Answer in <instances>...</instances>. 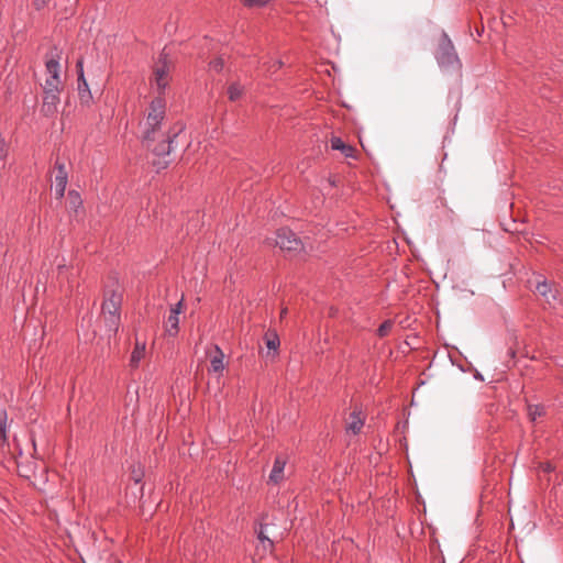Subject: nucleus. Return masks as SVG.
I'll list each match as a JSON object with an SVG mask.
<instances>
[{
  "mask_svg": "<svg viewBox=\"0 0 563 563\" xmlns=\"http://www.w3.org/2000/svg\"><path fill=\"white\" fill-rule=\"evenodd\" d=\"M257 539L260 543L262 544L264 551H272L273 550V541L264 534V530H258Z\"/></svg>",
  "mask_w": 563,
  "mask_h": 563,
  "instance_id": "20",
  "label": "nucleus"
},
{
  "mask_svg": "<svg viewBox=\"0 0 563 563\" xmlns=\"http://www.w3.org/2000/svg\"><path fill=\"white\" fill-rule=\"evenodd\" d=\"M264 341L268 351H273V356H275L280 344L277 333L275 331H267ZM266 356H271V352H267Z\"/></svg>",
  "mask_w": 563,
  "mask_h": 563,
  "instance_id": "16",
  "label": "nucleus"
},
{
  "mask_svg": "<svg viewBox=\"0 0 563 563\" xmlns=\"http://www.w3.org/2000/svg\"><path fill=\"white\" fill-rule=\"evenodd\" d=\"M536 290L549 305H552L558 300V290L553 289L547 282L538 283Z\"/></svg>",
  "mask_w": 563,
  "mask_h": 563,
  "instance_id": "12",
  "label": "nucleus"
},
{
  "mask_svg": "<svg viewBox=\"0 0 563 563\" xmlns=\"http://www.w3.org/2000/svg\"><path fill=\"white\" fill-rule=\"evenodd\" d=\"M391 327H393L391 321H389V320L385 321L384 323H382V325L377 330L378 335L382 338L386 336L390 332Z\"/></svg>",
  "mask_w": 563,
  "mask_h": 563,
  "instance_id": "22",
  "label": "nucleus"
},
{
  "mask_svg": "<svg viewBox=\"0 0 563 563\" xmlns=\"http://www.w3.org/2000/svg\"><path fill=\"white\" fill-rule=\"evenodd\" d=\"M544 415V408L541 405H529L528 416L531 421H536L539 417Z\"/></svg>",
  "mask_w": 563,
  "mask_h": 563,
  "instance_id": "19",
  "label": "nucleus"
},
{
  "mask_svg": "<svg viewBox=\"0 0 563 563\" xmlns=\"http://www.w3.org/2000/svg\"><path fill=\"white\" fill-rule=\"evenodd\" d=\"M169 66L166 60L161 62L154 69V81L159 93L165 89L168 84Z\"/></svg>",
  "mask_w": 563,
  "mask_h": 563,
  "instance_id": "10",
  "label": "nucleus"
},
{
  "mask_svg": "<svg viewBox=\"0 0 563 563\" xmlns=\"http://www.w3.org/2000/svg\"><path fill=\"white\" fill-rule=\"evenodd\" d=\"M78 70V95L81 103L88 104L91 99V92L89 90L88 84L84 76L82 62L78 60L77 63Z\"/></svg>",
  "mask_w": 563,
  "mask_h": 563,
  "instance_id": "8",
  "label": "nucleus"
},
{
  "mask_svg": "<svg viewBox=\"0 0 563 563\" xmlns=\"http://www.w3.org/2000/svg\"><path fill=\"white\" fill-rule=\"evenodd\" d=\"M5 156V151L3 148H0V157H4Z\"/></svg>",
  "mask_w": 563,
  "mask_h": 563,
  "instance_id": "29",
  "label": "nucleus"
},
{
  "mask_svg": "<svg viewBox=\"0 0 563 563\" xmlns=\"http://www.w3.org/2000/svg\"><path fill=\"white\" fill-rule=\"evenodd\" d=\"M275 243L282 250L287 251H298L302 245L301 241L296 236V234L288 229H280L277 231Z\"/></svg>",
  "mask_w": 563,
  "mask_h": 563,
  "instance_id": "5",
  "label": "nucleus"
},
{
  "mask_svg": "<svg viewBox=\"0 0 563 563\" xmlns=\"http://www.w3.org/2000/svg\"><path fill=\"white\" fill-rule=\"evenodd\" d=\"M269 1L271 0H242V2L247 7H263Z\"/></svg>",
  "mask_w": 563,
  "mask_h": 563,
  "instance_id": "24",
  "label": "nucleus"
},
{
  "mask_svg": "<svg viewBox=\"0 0 563 563\" xmlns=\"http://www.w3.org/2000/svg\"><path fill=\"white\" fill-rule=\"evenodd\" d=\"M122 302V294L112 290L106 295L102 305V318L109 331L117 332L120 325L119 309Z\"/></svg>",
  "mask_w": 563,
  "mask_h": 563,
  "instance_id": "3",
  "label": "nucleus"
},
{
  "mask_svg": "<svg viewBox=\"0 0 563 563\" xmlns=\"http://www.w3.org/2000/svg\"><path fill=\"white\" fill-rule=\"evenodd\" d=\"M134 481H135V483H136V484L140 482V477H139V475H135V476H134Z\"/></svg>",
  "mask_w": 563,
  "mask_h": 563,
  "instance_id": "30",
  "label": "nucleus"
},
{
  "mask_svg": "<svg viewBox=\"0 0 563 563\" xmlns=\"http://www.w3.org/2000/svg\"><path fill=\"white\" fill-rule=\"evenodd\" d=\"M364 426V419L361 417V413L354 410L347 421H346V430L354 434H357Z\"/></svg>",
  "mask_w": 563,
  "mask_h": 563,
  "instance_id": "14",
  "label": "nucleus"
},
{
  "mask_svg": "<svg viewBox=\"0 0 563 563\" xmlns=\"http://www.w3.org/2000/svg\"><path fill=\"white\" fill-rule=\"evenodd\" d=\"M51 0H34V5L36 9H42L48 4Z\"/></svg>",
  "mask_w": 563,
  "mask_h": 563,
  "instance_id": "26",
  "label": "nucleus"
},
{
  "mask_svg": "<svg viewBox=\"0 0 563 563\" xmlns=\"http://www.w3.org/2000/svg\"><path fill=\"white\" fill-rule=\"evenodd\" d=\"M208 355L210 358V371L217 374H221L225 367L224 365V353L218 345H213L210 351H208Z\"/></svg>",
  "mask_w": 563,
  "mask_h": 563,
  "instance_id": "9",
  "label": "nucleus"
},
{
  "mask_svg": "<svg viewBox=\"0 0 563 563\" xmlns=\"http://www.w3.org/2000/svg\"><path fill=\"white\" fill-rule=\"evenodd\" d=\"M183 305H184V299L181 298L180 301L178 303H176V306L170 310V314H169V317L167 319V323H166V332L169 335H175L178 331V322H179L178 316L183 311Z\"/></svg>",
  "mask_w": 563,
  "mask_h": 563,
  "instance_id": "11",
  "label": "nucleus"
},
{
  "mask_svg": "<svg viewBox=\"0 0 563 563\" xmlns=\"http://www.w3.org/2000/svg\"><path fill=\"white\" fill-rule=\"evenodd\" d=\"M145 355V343H141L139 341L135 342V346H134V350L131 354V365L132 366H137L140 361L144 357Z\"/></svg>",
  "mask_w": 563,
  "mask_h": 563,
  "instance_id": "17",
  "label": "nucleus"
},
{
  "mask_svg": "<svg viewBox=\"0 0 563 563\" xmlns=\"http://www.w3.org/2000/svg\"><path fill=\"white\" fill-rule=\"evenodd\" d=\"M5 419H7V415L4 412L0 413V435L1 437H4V422H5Z\"/></svg>",
  "mask_w": 563,
  "mask_h": 563,
  "instance_id": "25",
  "label": "nucleus"
},
{
  "mask_svg": "<svg viewBox=\"0 0 563 563\" xmlns=\"http://www.w3.org/2000/svg\"><path fill=\"white\" fill-rule=\"evenodd\" d=\"M67 170L65 164L57 161L55 163V195L57 199L64 197L66 186H67Z\"/></svg>",
  "mask_w": 563,
  "mask_h": 563,
  "instance_id": "7",
  "label": "nucleus"
},
{
  "mask_svg": "<svg viewBox=\"0 0 563 563\" xmlns=\"http://www.w3.org/2000/svg\"><path fill=\"white\" fill-rule=\"evenodd\" d=\"M230 100L234 101L239 99L242 95V88L239 85H231L228 90Z\"/></svg>",
  "mask_w": 563,
  "mask_h": 563,
  "instance_id": "21",
  "label": "nucleus"
},
{
  "mask_svg": "<svg viewBox=\"0 0 563 563\" xmlns=\"http://www.w3.org/2000/svg\"><path fill=\"white\" fill-rule=\"evenodd\" d=\"M286 465V460L283 456H277L275 459L273 470L269 474V482L274 484H278L284 479V470Z\"/></svg>",
  "mask_w": 563,
  "mask_h": 563,
  "instance_id": "13",
  "label": "nucleus"
},
{
  "mask_svg": "<svg viewBox=\"0 0 563 563\" xmlns=\"http://www.w3.org/2000/svg\"><path fill=\"white\" fill-rule=\"evenodd\" d=\"M68 206H69V209L76 213L81 208L82 200L77 191L70 190L68 192Z\"/></svg>",
  "mask_w": 563,
  "mask_h": 563,
  "instance_id": "18",
  "label": "nucleus"
},
{
  "mask_svg": "<svg viewBox=\"0 0 563 563\" xmlns=\"http://www.w3.org/2000/svg\"><path fill=\"white\" fill-rule=\"evenodd\" d=\"M331 147L340 151L345 157H355V148L345 144L340 137H333L331 140Z\"/></svg>",
  "mask_w": 563,
  "mask_h": 563,
  "instance_id": "15",
  "label": "nucleus"
},
{
  "mask_svg": "<svg viewBox=\"0 0 563 563\" xmlns=\"http://www.w3.org/2000/svg\"><path fill=\"white\" fill-rule=\"evenodd\" d=\"M224 62L222 57H217L213 60L210 62L209 66L211 69L216 71H220L223 68Z\"/></svg>",
  "mask_w": 563,
  "mask_h": 563,
  "instance_id": "23",
  "label": "nucleus"
},
{
  "mask_svg": "<svg viewBox=\"0 0 563 563\" xmlns=\"http://www.w3.org/2000/svg\"><path fill=\"white\" fill-rule=\"evenodd\" d=\"M63 89H43V104L42 112L45 115H52L57 111L59 103V95Z\"/></svg>",
  "mask_w": 563,
  "mask_h": 563,
  "instance_id": "6",
  "label": "nucleus"
},
{
  "mask_svg": "<svg viewBox=\"0 0 563 563\" xmlns=\"http://www.w3.org/2000/svg\"><path fill=\"white\" fill-rule=\"evenodd\" d=\"M437 58L444 69H457L460 67L454 46L446 37H443L439 44Z\"/></svg>",
  "mask_w": 563,
  "mask_h": 563,
  "instance_id": "4",
  "label": "nucleus"
},
{
  "mask_svg": "<svg viewBox=\"0 0 563 563\" xmlns=\"http://www.w3.org/2000/svg\"><path fill=\"white\" fill-rule=\"evenodd\" d=\"M287 314V308H284L280 312V318H284Z\"/></svg>",
  "mask_w": 563,
  "mask_h": 563,
  "instance_id": "28",
  "label": "nucleus"
},
{
  "mask_svg": "<svg viewBox=\"0 0 563 563\" xmlns=\"http://www.w3.org/2000/svg\"><path fill=\"white\" fill-rule=\"evenodd\" d=\"M60 54L55 49L45 56V79L42 89H63L62 67L59 64Z\"/></svg>",
  "mask_w": 563,
  "mask_h": 563,
  "instance_id": "2",
  "label": "nucleus"
},
{
  "mask_svg": "<svg viewBox=\"0 0 563 563\" xmlns=\"http://www.w3.org/2000/svg\"><path fill=\"white\" fill-rule=\"evenodd\" d=\"M165 117L166 101L158 96L150 103L141 123L143 144L154 155L153 165L157 168H165L170 163L175 139L183 131V126L168 128Z\"/></svg>",
  "mask_w": 563,
  "mask_h": 563,
  "instance_id": "1",
  "label": "nucleus"
},
{
  "mask_svg": "<svg viewBox=\"0 0 563 563\" xmlns=\"http://www.w3.org/2000/svg\"><path fill=\"white\" fill-rule=\"evenodd\" d=\"M555 364H556L558 366H560L561 368H563V357H562V358H560V360H556V361H555Z\"/></svg>",
  "mask_w": 563,
  "mask_h": 563,
  "instance_id": "27",
  "label": "nucleus"
},
{
  "mask_svg": "<svg viewBox=\"0 0 563 563\" xmlns=\"http://www.w3.org/2000/svg\"><path fill=\"white\" fill-rule=\"evenodd\" d=\"M282 65H283L282 60H278V62L276 63V66H277V67H282Z\"/></svg>",
  "mask_w": 563,
  "mask_h": 563,
  "instance_id": "31",
  "label": "nucleus"
}]
</instances>
